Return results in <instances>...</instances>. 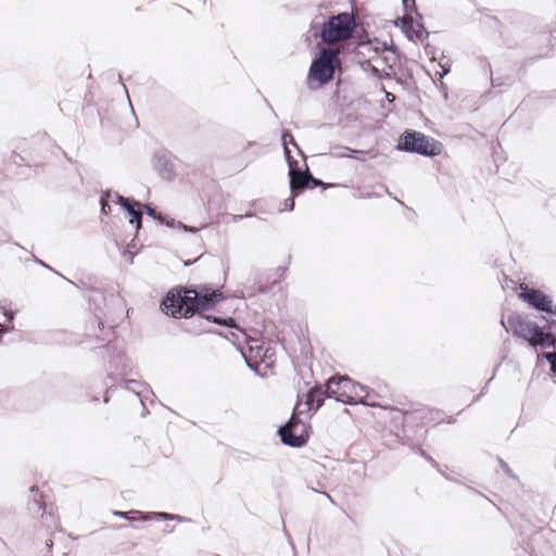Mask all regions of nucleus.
<instances>
[{"label": "nucleus", "instance_id": "f03ea898", "mask_svg": "<svg viewBox=\"0 0 556 556\" xmlns=\"http://www.w3.org/2000/svg\"><path fill=\"white\" fill-rule=\"evenodd\" d=\"M339 53V49L325 48L312 62L307 75V86L311 90L320 89L332 80L336 70L341 67Z\"/></svg>", "mask_w": 556, "mask_h": 556}, {"label": "nucleus", "instance_id": "f8f14e48", "mask_svg": "<svg viewBox=\"0 0 556 556\" xmlns=\"http://www.w3.org/2000/svg\"><path fill=\"white\" fill-rule=\"evenodd\" d=\"M119 203L121 205L127 210V212L129 213V215L131 216L130 218V223L131 224H136V227L137 229L141 228V222H142V214H141V211L137 210V207H140L141 204L136 202L135 204H132L128 199L124 198V197H121L119 198Z\"/></svg>", "mask_w": 556, "mask_h": 556}, {"label": "nucleus", "instance_id": "423d86ee", "mask_svg": "<svg viewBox=\"0 0 556 556\" xmlns=\"http://www.w3.org/2000/svg\"><path fill=\"white\" fill-rule=\"evenodd\" d=\"M327 396L353 404L362 401L361 387L349 377H332L327 382Z\"/></svg>", "mask_w": 556, "mask_h": 556}, {"label": "nucleus", "instance_id": "6ab92c4d", "mask_svg": "<svg viewBox=\"0 0 556 556\" xmlns=\"http://www.w3.org/2000/svg\"><path fill=\"white\" fill-rule=\"evenodd\" d=\"M101 210L104 214H108L111 211V206L109 205V203L105 200H102V208Z\"/></svg>", "mask_w": 556, "mask_h": 556}, {"label": "nucleus", "instance_id": "2eb2a0df", "mask_svg": "<svg viewBox=\"0 0 556 556\" xmlns=\"http://www.w3.org/2000/svg\"><path fill=\"white\" fill-rule=\"evenodd\" d=\"M232 340L236 342H240V337L244 339V341L249 344V350L252 352L254 349L261 350V346L257 345L258 341L255 339L248 338V336L239 329V333L231 332Z\"/></svg>", "mask_w": 556, "mask_h": 556}, {"label": "nucleus", "instance_id": "0eeeda50", "mask_svg": "<svg viewBox=\"0 0 556 556\" xmlns=\"http://www.w3.org/2000/svg\"><path fill=\"white\" fill-rule=\"evenodd\" d=\"M518 296L530 306L549 315H556V305L552 299L540 290L531 289L526 283L519 286Z\"/></svg>", "mask_w": 556, "mask_h": 556}, {"label": "nucleus", "instance_id": "f3484780", "mask_svg": "<svg viewBox=\"0 0 556 556\" xmlns=\"http://www.w3.org/2000/svg\"><path fill=\"white\" fill-rule=\"evenodd\" d=\"M207 319L212 320L213 323L218 324V325H225V326H228V327H231V328L236 327V321L231 317H228L226 319H220V318H217V317L208 316Z\"/></svg>", "mask_w": 556, "mask_h": 556}, {"label": "nucleus", "instance_id": "ddd939ff", "mask_svg": "<svg viewBox=\"0 0 556 556\" xmlns=\"http://www.w3.org/2000/svg\"><path fill=\"white\" fill-rule=\"evenodd\" d=\"M403 24L406 26V35L409 39H418L422 40L425 38V29L422 25L413 23V18L410 16L403 17Z\"/></svg>", "mask_w": 556, "mask_h": 556}, {"label": "nucleus", "instance_id": "5701e85b", "mask_svg": "<svg viewBox=\"0 0 556 556\" xmlns=\"http://www.w3.org/2000/svg\"><path fill=\"white\" fill-rule=\"evenodd\" d=\"M320 182L313 177V180H311V184H309L308 188H314V187L318 186Z\"/></svg>", "mask_w": 556, "mask_h": 556}, {"label": "nucleus", "instance_id": "4be33fe9", "mask_svg": "<svg viewBox=\"0 0 556 556\" xmlns=\"http://www.w3.org/2000/svg\"><path fill=\"white\" fill-rule=\"evenodd\" d=\"M368 404H369V405H371V406H380V407H382V408H384V409H391V410H393V409H394L392 406H384V405H382V404L375 403V402H372V403H368Z\"/></svg>", "mask_w": 556, "mask_h": 556}, {"label": "nucleus", "instance_id": "1a4fd4ad", "mask_svg": "<svg viewBox=\"0 0 556 556\" xmlns=\"http://www.w3.org/2000/svg\"><path fill=\"white\" fill-rule=\"evenodd\" d=\"M290 188L292 191H300L309 187L313 176L296 168V161H290Z\"/></svg>", "mask_w": 556, "mask_h": 556}, {"label": "nucleus", "instance_id": "aec40b11", "mask_svg": "<svg viewBox=\"0 0 556 556\" xmlns=\"http://www.w3.org/2000/svg\"><path fill=\"white\" fill-rule=\"evenodd\" d=\"M403 4L406 9L415 8V0H403Z\"/></svg>", "mask_w": 556, "mask_h": 556}, {"label": "nucleus", "instance_id": "6e6552de", "mask_svg": "<svg viewBox=\"0 0 556 556\" xmlns=\"http://www.w3.org/2000/svg\"><path fill=\"white\" fill-rule=\"evenodd\" d=\"M279 434L285 444L290 446H301L307 441V433L301 420L292 415L289 422L279 429Z\"/></svg>", "mask_w": 556, "mask_h": 556}, {"label": "nucleus", "instance_id": "4468645a", "mask_svg": "<svg viewBox=\"0 0 556 556\" xmlns=\"http://www.w3.org/2000/svg\"><path fill=\"white\" fill-rule=\"evenodd\" d=\"M404 417L408 416L409 414H417L418 418L422 421V424L429 422L434 420L433 415L438 414V412H434L430 408H413L409 406L407 409L401 408L399 409Z\"/></svg>", "mask_w": 556, "mask_h": 556}, {"label": "nucleus", "instance_id": "20e7f679", "mask_svg": "<svg viewBox=\"0 0 556 556\" xmlns=\"http://www.w3.org/2000/svg\"><path fill=\"white\" fill-rule=\"evenodd\" d=\"M397 149L425 156H435L441 153V143L420 131L407 129L401 135Z\"/></svg>", "mask_w": 556, "mask_h": 556}, {"label": "nucleus", "instance_id": "b1692460", "mask_svg": "<svg viewBox=\"0 0 556 556\" xmlns=\"http://www.w3.org/2000/svg\"><path fill=\"white\" fill-rule=\"evenodd\" d=\"M143 206L149 214H153V210L151 207H149L148 205H143Z\"/></svg>", "mask_w": 556, "mask_h": 556}, {"label": "nucleus", "instance_id": "9d476101", "mask_svg": "<svg viewBox=\"0 0 556 556\" xmlns=\"http://www.w3.org/2000/svg\"><path fill=\"white\" fill-rule=\"evenodd\" d=\"M327 396V390L324 391L321 387H315L313 388L307 394H306V401L304 405L306 406L305 412H316L324 403L325 397ZM301 403H298L296 409H299V413H304L303 409L300 408Z\"/></svg>", "mask_w": 556, "mask_h": 556}, {"label": "nucleus", "instance_id": "9b49d317", "mask_svg": "<svg viewBox=\"0 0 556 556\" xmlns=\"http://www.w3.org/2000/svg\"><path fill=\"white\" fill-rule=\"evenodd\" d=\"M114 515L123 517V518H125L127 520H131V521H134V520H149V519H152V518H162V519L172 518L170 515H168L166 513H155V514L144 515L143 513H141L139 510L114 511Z\"/></svg>", "mask_w": 556, "mask_h": 556}, {"label": "nucleus", "instance_id": "a211bd4d", "mask_svg": "<svg viewBox=\"0 0 556 556\" xmlns=\"http://www.w3.org/2000/svg\"><path fill=\"white\" fill-rule=\"evenodd\" d=\"M51 547H52V541L50 540V543L46 542L45 544V554L42 556H51Z\"/></svg>", "mask_w": 556, "mask_h": 556}, {"label": "nucleus", "instance_id": "f257e3e1", "mask_svg": "<svg viewBox=\"0 0 556 556\" xmlns=\"http://www.w3.org/2000/svg\"><path fill=\"white\" fill-rule=\"evenodd\" d=\"M223 293L207 286L197 288H175L169 290L161 303V309L175 318L190 317L195 312L205 311L219 300Z\"/></svg>", "mask_w": 556, "mask_h": 556}, {"label": "nucleus", "instance_id": "412c9836", "mask_svg": "<svg viewBox=\"0 0 556 556\" xmlns=\"http://www.w3.org/2000/svg\"><path fill=\"white\" fill-rule=\"evenodd\" d=\"M346 153L342 154L343 156H353L354 153H358L359 151L353 150L351 148H345Z\"/></svg>", "mask_w": 556, "mask_h": 556}, {"label": "nucleus", "instance_id": "7ed1b4c3", "mask_svg": "<svg viewBox=\"0 0 556 556\" xmlns=\"http://www.w3.org/2000/svg\"><path fill=\"white\" fill-rule=\"evenodd\" d=\"M507 330L521 338L532 346L554 348L555 337L551 332L543 331L536 324L526 319L520 314H511L507 318Z\"/></svg>", "mask_w": 556, "mask_h": 556}, {"label": "nucleus", "instance_id": "39448f33", "mask_svg": "<svg viewBox=\"0 0 556 556\" xmlns=\"http://www.w3.org/2000/svg\"><path fill=\"white\" fill-rule=\"evenodd\" d=\"M355 28V18L353 14L340 13L329 18L321 29L323 41L332 45L346 40L352 37Z\"/></svg>", "mask_w": 556, "mask_h": 556}, {"label": "nucleus", "instance_id": "dca6fc26", "mask_svg": "<svg viewBox=\"0 0 556 556\" xmlns=\"http://www.w3.org/2000/svg\"><path fill=\"white\" fill-rule=\"evenodd\" d=\"M282 143H283L285 153L287 155V159L290 162L292 160H291V156H290V150L288 148V144H292L293 147L298 148V143L295 142L294 137L292 136V134H290L288 131L282 135Z\"/></svg>", "mask_w": 556, "mask_h": 556}]
</instances>
